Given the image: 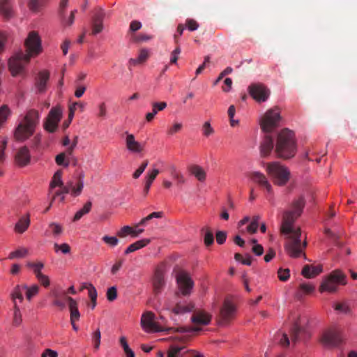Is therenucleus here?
<instances>
[{
	"label": "nucleus",
	"mask_w": 357,
	"mask_h": 357,
	"mask_svg": "<svg viewBox=\"0 0 357 357\" xmlns=\"http://www.w3.org/2000/svg\"><path fill=\"white\" fill-rule=\"evenodd\" d=\"M305 205L304 197L300 196L292 201L290 208L282 214L280 232L287 239L285 250L294 258L299 257L306 245L305 243H301L300 228L294 226V222L301 215Z\"/></svg>",
	"instance_id": "1"
},
{
	"label": "nucleus",
	"mask_w": 357,
	"mask_h": 357,
	"mask_svg": "<svg viewBox=\"0 0 357 357\" xmlns=\"http://www.w3.org/2000/svg\"><path fill=\"white\" fill-rule=\"evenodd\" d=\"M26 53L22 50L17 52L8 61L9 70L13 76L22 73L31 56H35L42 52L41 40L38 33L31 31L24 42Z\"/></svg>",
	"instance_id": "2"
},
{
	"label": "nucleus",
	"mask_w": 357,
	"mask_h": 357,
	"mask_svg": "<svg viewBox=\"0 0 357 357\" xmlns=\"http://www.w3.org/2000/svg\"><path fill=\"white\" fill-rule=\"evenodd\" d=\"M280 120V112L276 107L268 109L260 119L261 128L266 133L259 146L261 157H268L274 148L273 139L270 133L279 126Z\"/></svg>",
	"instance_id": "3"
},
{
	"label": "nucleus",
	"mask_w": 357,
	"mask_h": 357,
	"mask_svg": "<svg viewBox=\"0 0 357 357\" xmlns=\"http://www.w3.org/2000/svg\"><path fill=\"white\" fill-rule=\"evenodd\" d=\"M297 151L294 132L287 128L282 130L277 136L275 152L277 156L284 160L294 157Z\"/></svg>",
	"instance_id": "4"
},
{
	"label": "nucleus",
	"mask_w": 357,
	"mask_h": 357,
	"mask_svg": "<svg viewBox=\"0 0 357 357\" xmlns=\"http://www.w3.org/2000/svg\"><path fill=\"white\" fill-rule=\"evenodd\" d=\"M40 115L37 110L29 109L19 123L14 132V137L17 141H24L31 136L39 123Z\"/></svg>",
	"instance_id": "5"
},
{
	"label": "nucleus",
	"mask_w": 357,
	"mask_h": 357,
	"mask_svg": "<svg viewBox=\"0 0 357 357\" xmlns=\"http://www.w3.org/2000/svg\"><path fill=\"white\" fill-rule=\"evenodd\" d=\"M155 315L151 312H146L142 314L141 318V326L142 328L148 333H156V332H162V331H174L179 333H189L191 331H201V328L195 326V327H178L176 328H165L161 326H160L156 321L154 320Z\"/></svg>",
	"instance_id": "6"
},
{
	"label": "nucleus",
	"mask_w": 357,
	"mask_h": 357,
	"mask_svg": "<svg viewBox=\"0 0 357 357\" xmlns=\"http://www.w3.org/2000/svg\"><path fill=\"white\" fill-rule=\"evenodd\" d=\"M266 172L273 178L275 185L283 186L289 181L290 178V172L284 165L278 162H271L267 163Z\"/></svg>",
	"instance_id": "7"
},
{
	"label": "nucleus",
	"mask_w": 357,
	"mask_h": 357,
	"mask_svg": "<svg viewBox=\"0 0 357 357\" xmlns=\"http://www.w3.org/2000/svg\"><path fill=\"white\" fill-rule=\"evenodd\" d=\"M346 284V275L341 270L337 269L332 271L323 281L320 286V291L335 292L337 290L338 285Z\"/></svg>",
	"instance_id": "8"
},
{
	"label": "nucleus",
	"mask_w": 357,
	"mask_h": 357,
	"mask_svg": "<svg viewBox=\"0 0 357 357\" xmlns=\"http://www.w3.org/2000/svg\"><path fill=\"white\" fill-rule=\"evenodd\" d=\"M320 342L326 347H338L343 342L342 331L338 328H328L323 332Z\"/></svg>",
	"instance_id": "9"
},
{
	"label": "nucleus",
	"mask_w": 357,
	"mask_h": 357,
	"mask_svg": "<svg viewBox=\"0 0 357 357\" xmlns=\"http://www.w3.org/2000/svg\"><path fill=\"white\" fill-rule=\"evenodd\" d=\"M176 280L178 289L176 295L181 294L183 296H189L194 286V282L190 275L183 271H179L176 273Z\"/></svg>",
	"instance_id": "10"
},
{
	"label": "nucleus",
	"mask_w": 357,
	"mask_h": 357,
	"mask_svg": "<svg viewBox=\"0 0 357 357\" xmlns=\"http://www.w3.org/2000/svg\"><path fill=\"white\" fill-rule=\"evenodd\" d=\"M250 96L258 102L266 101L271 94L270 89L260 82L252 83L248 88Z\"/></svg>",
	"instance_id": "11"
},
{
	"label": "nucleus",
	"mask_w": 357,
	"mask_h": 357,
	"mask_svg": "<svg viewBox=\"0 0 357 357\" xmlns=\"http://www.w3.org/2000/svg\"><path fill=\"white\" fill-rule=\"evenodd\" d=\"M236 306L234 301L229 298H226L224 301L223 305L220 309V320L222 324H227L232 320L236 315Z\"/></svg>",
	"instance_id": "12"
},
{
	"label": "nucleus",
	"mask_w": 357,
	"mask_h": 357,
	"mask_svg": "<svg viewBox=\"0 0 357 357\" xmlns=\"http://www.w3.org/2000/svg\"><path fill=\"white\" fill-rule=\"evenodd\" d=\"M26 266L33 271L36 278L41 286L47 288L50 285V279L49 276L43 273L42 270L45 267L44 263L42 261H29L26 263Z\"/></svg>",
	"instance_id": "13"
},
{
	"label": "nucleus",
	"mask_w": 357,
	"mask_h": 357,
	"mask_svg": "<svg viewBox=\"0 0 357 357\" xmlns=\"http://www.w3.org/2000/svg\"><path fill=\"white\" fill-rule=\"evenodd\" d=\"M61 116L62 111L59 107H52L45 122V129L50 132H55Z\"/></svg>",
	"instance_id": "14"
},
{
	"label": "nucleus",
	"mask_w": 357,
	"mask_h": 357,
	"mask_svg": "<svg viewBox=\"0 0 357 357\" xmlns=\"http://www.w3.org/2000/svg\"><path fill=\"white\" fill-rule=\"evenodd\" d=\"M165 285V271L162 267L156 268L153 280V291L155 294H160Z\"/></svg>",
	"instance_id": "15"
},
{
	"label": "nucleus",
	"mask_w": 357,
	"mask_h": 357,
	"mask_svg": "<svg viewBox=\"0 0 357 357\" xmlns=\"http://www.w3.org/2000/svg\"><path fill=\"white\" fill-rule=\"evenodd\" d=\"M49 79L50 73L47 70H43L38 73L35 81V86L38 93H44L46 91Z\"/></svg>",
	"instance_id": "16"
},
{
	"label": "nucleus",
	"mask_w": 357,
	"mask_h": 357,
	"mask_svg": "<svg viewBox=\"0 0 357 357\" xmlns=\"http://www.w3.org/2000/svg\"><path fill=\"white\" fill-rule=\"evenodd\" d=\"M15 161L17 165L24 167L27 165L30 162V153L27 147H22L16 153Z\"/></svg>",
	"instance_id": "17"
},
{
	"label": "nucleus",
	"mask_w": 357,
	"mask_h": 357,
	"mask_svg": "<svg viewBox=\"0 0 357 357\" xmlns=\"http://www.w3.org/2000/svg\"><path fill=\"white\" fill-rule=\"evenodd\" d=\"M211 319V316L203 311L195 312L191 317V321L195 325H208L210 323Z\"/></svg>",
	"instance_id": "18"
},
{
	"label": "nucleus",
	"mask_w": 357,
	"mask_h": 357,
	"mask_svg": "<svg viewBox=\"0 0 357 357\" xmlns=\"http://www.w3.org/2000/svg\"><path fill=\"white\" fill-rule=\"evenodd\" d=\"M64 296L68 302L69 310L70 312V322H75L76 321H78L80 317V314L77 307V303L70 296H66V293H64Z\"/></svg>",
	"instance_id": "19"
},
{
	"label": "nucleus",
	"mask_w": 357,
	"mask_h": 357,
	"mask_svg": "<svg viewBox=\"0 0 357 357\" xmlns=\"http://www.w3.org/2000/svg\"><path fill=\"white\" fill-rule=\"evenodd\" d=\"M168 169L171 176L176 181L177 186L184 184L186 181L182 172L178 169L177 167L174 164H170Z\"/></svg>",
	"instance_id": "20"
},
{
	"label": "nucleus",
	"mask_w": 357,
	"mask_h": 357,
	"mask_svg": "<svg viewBox=\"0 0 357 357\" xmlns=\"http://www.w3.org/2000/svg\"><path fill=\"white\" fill-rule=\"evenodd\" d=\"M127 149L133 153H140L143 150L142 146L135 140L132 134H128L126 139Z\"/></svg>",
	"instance_id": "21"
},
{
	"label": "nucleus",
	"mask_w": 357,
	"mask_h": 357,
	"mask_svg": "<svg viewBox=\"0 0 357 357\" xmlns=\"http://www.w3.org/2000/svg\"><path fill=\"white\" fill-rule=\"evenodd\" d=\"M321 272V266L305 265L302 270V275L306 278H312Z\"/></svg>",
	"instance_id": "22"
},
{
	"label": "nucleus",
	"mask_w": 357,
	"mask_h": 357,
	"mask_svg": "<svg viewBox=\"0 0 357 357\" xmlns=\"http://www.w3.org/2000/svg\"><path fill=\"white\" fill-rule=\"evenodd\" d=\"M188 171L199 181L204 182L206 180V173L201 166L198 165H191L188 167Z\"/></svg>",
	"instance_id": "23"
},
{
	"label": "nucleus",
	"mask_w": 357,
	"mask_h": 357,
	"mask_svg": "<svg viewBox=\"0 0 357 357\" xmlns=\"http://www.w3.org/2000/svg\"><path fill=\"white\" fill-rule=\"evenodd\" d=\"M83 177L84 175L79 176V181L76 187L73 185V182L72 181L67 182L66 185H64V187H69V192H70L73 196L77 197L81 194L84 188V183L82 180Z\"/></svg>",
	"instance_id": "24"
},
{
	"label": "nucleus",
	"mask_w": 357,
	"mask_h": 357,
	"mask_svg": "<svg viewBox=\"0 0 357 357\" xmlns=\"http://www.w3.org/2000/svg\"><path fill=\"white\" fill-rule=\"evenodd\" d=\"M30 225V216L29 214H26L20 218L18 222L15 224V231L17 233H24L29 227Z\"/></svg>",
	"instance_id": "25"
},
{
	"label": "nucleus",
	"mask_w": 357,
	"mask_h": 357,
	"mask_svg": "<svg viewBox=\"0 0 357 357\" xmlns=\"http://www.w3.org/2000/svg\"><path fill=\"white\" fill-rule=\"evenodd\" d=\"M324 234L330 238L334 245L338 248H342L344 245V242L340 240V233L339 231H332L329 228L324 229Z\"/></svg>",
	"instance_id": "26"
},
{
	"label": "nucleus",
	"mask_w": 357,
	"mask_h": 357,
	"mask_svg": "<svg viewBox=\"0 0 357 357\" xmlns=\"http://www.w3.org/2000/svg\"><path fill=\"white\" fill-rule=\"evenodd\" d=\"M76 105H79L80 107V110L82 112L84 110V108L85 107V104L81 102H75L69 106L68 119L67 121H65L63 124L64 129L68 128L69 125L70 124L74 117Z\"/></svg>",
	"instance_id": "27"
},
{
	"label": "nucleus",
	"mask_w": 357,
	"mask_h": 357,
	"mask_svg": "<svg viewBox=\"0 0 357 357\" xmlns=\"http://www.w3.org/2000/svg\"><path fill=\"white\" fill-rule=\"evenodd\" d=\"M150 243V239L144 238L139 241H137L132 244H130L125 250V254L128 255L131 252H133L136 250H138L146 245H147Z\"/></svg>",
	"instance_id": "28"
},
{
	"label": "nucleus",
	"mask_w": 357,
	"mask_h": 357,
	"mask_svg": "<svg viewBox=\"0 0 357 357\" xmlns=\"http://www.w3.org/2000/svg\"><path fill=\"white\" fill-rule=\"evenodd\" d=\"M194 304L192 303L188 304L177 303L172 309V312L176 314H181L191 312L194 309Z\"/></svg>",
	"instance_id": "29"
},
{
	"label": "nucleus",
	"mask_w": 357,
	"mask_h": 357,
	"mask_svg": "<svg viewBox=\"0 0 357 357\" xmlns=\"http://www.w3.org/2000/svg\"><path fill=\"white\" fill-rule=\"evenodd\" d=\"M306 333L305 330L298 326V324H295L291 329L290 335L291 341L294 343L297 342L301 339V335Z\"/></svg>",
	"instance_id": "30"
},
{
	"label": "nucleus",
	"mask_w": 357,
	"mask_h": 357,
	"mask_svg": "<svg viewBox=\"0 0 357 357\" xmlns=\"http://www.w3.org/2000/svg\"><path fill=\"white\" fill-rule=\"evenodd\" d=\"M159 172H160L158 169H153L151 172H147L146 176L145 186L144 188V192L146 195L148 194L151 184L153 183L156 176L158 175Z\"/></svg>",
	"instance_id": "31"
},
{
	"label": "nucleus",
	"mask_w": 357,
	"mask_h": 357,
	"mask_svg": "<svg viewBox=\"0 0 357 357\" xmlns=\"http://www.w3.org/2000/svg\"><path fill=\"white\" fill-rule=\"evenodd\" d=\"M0 11L5 17L10 18L13 14L11 0H0Z\"/></svg>",
	"instance_id": "32"
},
{
	"label": "nucleus",
	"mask_w": 357,
	"mask_h": 357,
	"mask_svg": "<svg viewBox=\"0 0 357 357\" xmlns=\"http://www.w3.org/2000/svg\"><path fill=\"white\" fill-rule=\"evenodd\" d=\"M185 347H179L176 345L170 346L168 352L167 357H181L182 352L185 353L187 351H185Z\"/></svg>",
	"instance_id": "33"
},
{
	"label": "nucleus",
	"mask_w": 357,
	"mask_h": 357,
	"mask_svg": "<svg viewBox=\"0 0 357 357\" xmlns=\"http://www.w3.org/2000/svg\"><path fill=\"white\" fill-rule=\"evenodd\" d=\"M65 291L62 292L61 294L55 292L54 293V296L55 297L54 301H53V305L59 307L61 310H63L66 307V301H68L64 296Z\"/></svg>",
	"instance_id": "34"
},
{
	"label": "nucleus",
	"mask_w": 357,
	"mask_h": 357,
	"mask_svg": "<svg viewBox=\"0 0 357 357\" xmlns=\"http://www.w3.org/2000/svg\"><path fill=\"white\" fill-rule=\"evenodd\" d=\"M23 289L26 290V298L29 301H31L33 296L37 295L40 290L38 284H33L31 287L24 284Z\"/></svg>",
	"instance_id": "35"
},
{
	"label": "nucleus",
	"mask_w": 357,
	"mask_h": 357,
	"mask_svg": "<svg viewBox=\"0 0 357 357\" xmlns=\"http://www.w3.org/2000/svg\"><path fill=\"white\" fill-rule=\"evenodd\" d=\"M62 171L61 170H58L56 171L53 177H52V179L51 181V183H50V189H53L56 187H59V186H63V183L62 181Z\"/></svg>",
	"instance_id": "36"
},
{
	"label": "nucleus",
	"mask_w": 357,
	"mask_h": 357,
	"mask_svg": "<svg viewBox=\"0 0 357 357\" xmlns=\"http://www.w3.org/2000/svg\"><path fill=\"white\" fill-rule=\"evenodd\" d=\"M47 232H50L54 237H58L63 233V227L58 223L51 222L48 226L46 233Z\"/></svg>",
	"instance_id": "37"
},
{
	"label": "nucleus",
	"mask_w": 357,
	"mask_h": 357,
	"mask_svg": "<svg viewBox=\"0 0 357 357\" xmlns=\"http://www.w3.org/2000/svg\"><path fill=\"white\" fill-rule=\"evenodd\" d=\"M163 215V213L162 211H158V212H153L151 214H149V215H147L146 217L142 218L140 222L136 225V227L142 225V226H145L147 223L148 221L152 220L153 218H161Z\"/></svg>",
	"instance_id": "38"
},
{
	"label": "nucleus",
	"mask_w": 357,
	"mask_h": 357,
	"mask_svg": "<svg viewBox=\"0 0 357 357\" xmlns=\"http://www.w3.org/2000/svg\"><path fill=\"white\" fill-rule=\"evenodd\" d=\"M250 178L259 185L261 184L263 181H265L267 179L266 176L260 172H252L249 174Z\"/></svg>",
	"instance_id": "39"
},
{
	"label": "nucleus",
	"mask_w": 357,
	"mask_h": 357,
	"mask_svg": "<svg viewBox=\"0 0 357 357\" xmlns=\"http://www.w3.org/2000/svg\"><path fill=\"white\" fill-rule=\"evenodd\" d=\"M10 114V111L6 105H3L0 107V128L6 121Z\"/></svg>",
	"instance_id": "40"
},
{
	"label": "nucleus",
	"mask_w": 357,
	"mask_h": 357,
	"mask_svg": "<svg viewBox=\"0 0 357 357\" xmlns=\"http://www.w3.org/2000/svg\"><path fill=\"white\" fill-rule=\"evenodd\" d=\"M335 310L344 314H351V310L350 307L344 303H337L334 305Z\"/></svg>",
	"instance_id": "41"
},
{
	"label": "nucleus",
	"mask_w": 357,
	"mask_h": 357,
	"mask_svg": "<svg viewBox=\"0 0 357 357\" xmlns=\"http://www.w3.org/2000/svg\"><path fill=\"white\" fill-rule=\"evenodd\" d=\"M23 290H24L23 285L22 286L17 285L14 288L13 291L11 294V298H12V300L14 303H16L15 300L17 298L19 299L20 301H23V299H24L23 294H22Z\"/></svg>",
	"instance_id": "42"
},
{
	"label": "nucleus",
	"mask_w": 357,
	"mask_h": 357,
	"mask_svg": "<svg viewBox=\"0 0 357 357\" xmlns=\"http://www.w3.org/2000/svg\"><path fill=\"white\" fill-rule=\"evenodd\" d=\"M149 57V53L146 50H142L137 59H130V62L136 65L144 62Z\"/></svg>",
	"instance_id": "43"
},
{
	"label": "nucleus",
	"mask_w": 357,
	"mask_h": 357,
	"mask_svg": "<svg viewBox=\"0 0 357 357\" xmlns=\"http://www.w3.org/2000/svg\"><path fill=\"white\" fill-rule=\"evenodd\" d=\"M28 253V250L26 248H20L15 251H13L9 254L8 259H13L15 258H23Z\"/></svg>",
	"instance_id": "44"
},
{
	"label": "nucleus",
	"mask_w": 357,
	"mask_h": 357,
	"mask_svg": "<svg viewBox=\"0 0 357 357\" xmlns=\"http://www.w3.org/2000/svg\"><path fill=\"white\" fill-rule=\"evenodd\" d=\"M120 344L122 346L125 354L127 357H135V353L129 347L126 339L125 337H121L120 338Z\"/></svg>",
	"instance_id": "45"
},
{
	"label": "nucleus",
	"mask_w": 357,
	"mask_h": 357,
	"mask_svg": "<svg viewBox=\"0 0 357 357\" xmlns=\"http://www.w3.org/2000/svg\"><path fill=\"white\" fill-rule=\"evenodd\" d=\"M22 322V314L20 310V307L15 303L14 305V317H13V324L15 326H19Z\"/></svg>",
	"instance_id": "46"
},
{
	"label": "nucleus",
	"mask_w": 357,
	"mask_h": 357,
	"mask_svg": "<svg viewBox=\"0 0 357 357\" xmlns=\"http://www.w3.org/2000/svg\"><path fill=\"white\" fill-rule=\"evenodd\" d=\"M54 248L56 252L60 250L63 254H68L70 252V247L67 243H62L59 245L55 243L54 244Z\"/></svg>",
	"instance_id": "47"
},
{
	"label": "nucleus",
	"mask_w": 357,
	"mask_h": 357,
	"mask_svg": "<svg viewBox=\"0 0 357 357\" xmlns=\"http://www.w3.org/2000/svg\"><path fill=\"white\" fill-rule=\"evenodd\" d=\"M278 276L280 280L285 282L288 280L290 276V271L288 268L282 269L280 268L278 271Z\"/></svg>",
	"instance_id": "48"
},
{
	"label": "nucleus",
	"mask_w": 357,
	"mask_h": 357,
	"mask_svg": "<svg viewBox=\"0 0 357 357\" xmlns=\"http://www.w3.org/2000/svg\"><path fill=\"white\" fill-rule=\"evenodd\" d=\"M45 0H30L29 3V8L32 11H38L39 8L43 5Z\"/></svg>",
	"instance_id": "49"
},
{
	"label": "nucleus",
	"mask_w": 357,
	"mask_h": 357,
	"mask_svg": "<svg viewBox=\"0 0 357 357\" xmlns=\"http://www.w3.org/2000/svg\"><path fill=\"white\" fill-rule=\"evenodd\" d=\"M61 188V190H57L54 195L53 196L52 199V202H53L56 197H61V200L63 202L64 200V194H68L69 193V187H64V185L63 186H59Z\"/></svg>",
	"instance_id": "50"
},
{
	"label": "nucleus",
	"mask_w": 357,
	"mask_h": 357,
	"mask_svg": "<svg viewBox=\"0 0 357 357\" xmlns=\"http://www.w3.org/2000/svg\"><path fill=\"white\" fill-rule=\"evenodd\" d=\"M152 112L156 115L158 112L162 111L167 107V103L165 102H154L152 103Z\"/></svg>",
	"instance_id": "51"
},
{
	"label": "nucleus",
	"mask_w": 357,
	"mask_h": 357,
	"mask_svg": "<svg viewBox=\"0 0 357 357\" xmlns=\"http://www.w3.org/2000/svg\"><path fill=\"white\" fill-rule=\"evenodd\" d=\"M102 22L92 20V34L96 35L102 31Z\"/></svg>",
	"instance_id": "52"
},
{
	"label": "nucleus",
	"mask_w": 357,
	"mask_h": 357,
	"mask_svg": "<svg viewBox=\"0 0 357 357\" xmlns=\"http://www.w3.org/2000/svg\"><path fill=\"white\" fill-rule=\"evenodd\" d=\"M117 298V289L115 287H111L107 289V298L109 301H114Z\"/></svg>",
	"instance_id": "53"
},
{
	"label": "nucleus",
	"mask_w": 357,
	"mask_h": 357,
	"mask_svg": "<svg viewBox=\"0 0 357 357\" xmlns=\"http://www.w3.org/2000/svg\"><path fill=\"white\" fill-rule=\"evenodd\" d=\"M149 164V161L147 160H144L140 167L133 173L132 177L135 179L138 178L141 174L144 172L145 169L146 168L147 165Z\"/></svg>",
	"instance_id": "54"
},
{
	"label": "nucleus",
	"mask_w": 357,
	"mask_h": 357,
	"mask_svg": "<svg viewBox=\"0 0 357 357\" xmlns=\"http://www.w3.org/2000/svg\"><path fill=\"white\" fill-rule=\"evenodd\" d=\"M55 160L58 165H63L64 167H68L69 165V161H66L65 153H61L57 155L56 156Z\"/></svg>",
	"instance_id": "55"
},
{
	"label": "nucleus",
	"mask_w": 357,
	"mask_h": 357,
	"mask_svg": "<svg viewBox=\"0 0 357 357\" xmlns=\"http://www.w3.org/2000/svg\"><path fill=\"white\" fill-rule=\"evenodd\" d=\"M84 287L87 289L88 294L91 300L97 299V291L93 284H88Z\"/></svg>",
	"instance_id": "56"
},
{
	"label": "nucleus",
	"mask_w": 357,
	"mask_h": 357,
	"mask_svg": "<svg viewBox=\"0 0 357 357\" xmlns=\"http://www.w3.org/2000/svg\"><path fill=\"white\" fill-rule=\"evenodd\" d=\"M100 338H101V333L100 330L96 331L93 334V342L94 343V348L95 349L98 350L100 347Z\"/></svg>",
	"instance_id": "57"
},
{
	"label": "nucleus",
	"mask_w": 357,
	"mask_h": 357,
	"mask_svg": "<svg viewBox=\"0 0 357 357\" xmlns=\"http://www.w3.org/2000/svg\"><path fill=\"white\" fill-rule=\"evenodd\" d=\"M132 40L136 43H142L144 41L149 40L152 38L151 36L146 35L145 33H140L139 35L132 36Z\"/></svg>",
	"instance_id": "58"
},
{
	"label": "nucleus",
	"mask_w": 357,
	"mask_h": 357,
	"mask_svg": "<svg viewBox=\"0 0 357 357\" xmlns=\"http://www.w3.org/2000/svg\"><path fill=\"white\" fill-rule=\"evenodd\" d=\"M102 241L107 245H109L110 246L112 247L117 245V244L119 243V240L115 236H104L102 237Z\"/></svg>",
	"instance_id": "59"
},
{
	"label": "nucleus",
	"mask_w": 357,
	"mask_h": 357,
	"mask_svg": "<svg viewBox=\"0 0 357 357\" xmlns=\"http://www.w3.org/2000/svg\"><path fill=\"white\" fill-rule=\"evenodd\" d=\"M105 17V13L101 8H98L95 10L94 15L92 20L102 22Z\"/></svg>",
	"instance_id": "60"
},
{
	"label": "nucleus",
	"mask_w": 357,
	"mask_h": 357,
	"mask_svg": "<svg viewBox=\"0 0 357 357\" xmlns=\"http://www.w3.org/2000/svg\"><path fill=\"white\" fill-rule=\"evenodd\" d=\"M185 26L190 31H195L199 28V24L193 19H187Z\"/></svg>",
	"instance_id": "61"
},
{
	"label": "nucleus",
	"mask_w": 357,
	"mask_h": 357,
	"mask_svg": "<svg viewBox=\"0 0 357 357\" xmlns=\"http://www.w3.org/2000/svg\"><path fill=\"white\" fill-rule=\"evenodd\" d=\"M183 128V125L181 123H175L172 126H171L168 130L167 134L169 135H173L177 132H178Z\"/></svg>",
	"instance_id": "62"
},
{
	"label": "nucleus",
	"mask_w": 357,
	"mask_h": 357,
	"mask_svg": "<svg viewBox=\"0 0 357 357\" xmlns=\"http://www.w3.org/2000/svg\"><path fill=\"white\" fill-rule=\"evenodd\" d=\"M202 130L203 134L206 137H208L214 132V130L208 121H206L204 123Z\"/></svg>",
	"instance_id": "63"
},
{
	"label": "nucleus",
	"mask_w": 357,
	"mask_h": 357,
	"mask_svg": "<svg viewBox=\"0 0 357 357\" xmlns=\"http://www.w3.org/2000/svg\"><path fill=\"white\" fill-rule=\"evenodd\" d=\"M213 234L209 229H207L204 235V243L206 245L209 246L213 243Z\"/></svg>",
	"instance_id": "64"
}]
</instances>
